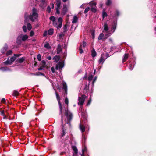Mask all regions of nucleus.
I'll list each match as a JSON object with an SVG mask.
<instances>
[{
    "instance_id": "nucleus-1",
    "label": "nucleus",
    "mask_w": 156,
    "mask_h": 156,
    "mask_svg": "<svg viewBox=\"0 0 156 156\" xmlns=\"http://www.w3.org/2000/svg\"><path fill=\"white\" fill-rule=\"evenodd\" d=\"M68 27L67 24H65L63 28V32L59 34V42H62L59 44V71H61L60 69L63 68L64 66V61L61 59L64 58L66 55V44L64 38V34L68 30Z\"/></svg>"
},
{
    "instance_id": "nucleus-2",
    "label": "nucleus",
    "mask_w": 156,
    "mask_h": 156,
    "mask_svg": "<svg viewBox=\"0 0 156 156\" xmlns=\"http://www.w3.org/2000/svg\"><path fill=\"white\" fill-rule=\"evenodd\" d=\"M117 23L116 22H114L113 24L112 25V26L111 27V29L109 30V27L107 23H105L104 24V30L107 33L105 34V37L106 38L110 36L111 34L115 31Z\"/></svg>"
},
{
    "instance_id": "nucleus-3",
    "label": "nucleus",
    "mask_w": 156,
    "mask_h": 156,
    "mask_svg": "<svg viewBox=\"0 0 156 156\" xmlns=\"http://www.w3.org/2000/svg\"><path fill=\"white\" fill-rule=\"evenodd\" d=\"M38 15L37 9L34 8L32 10V14L29 16V18L32 21H34L37 19Z\"/></svg>"
},
{
    "instance_id": "nucleus-4",
    "label": "nucleus",
    "mask_w": 156,
    "mask_h": 156,
    "mask_svg": "<svg viewBox=\"0 0 156 156\" xmlns=\"http://www.w3.org/2000/svg\"><path fill=\"white\" fill-rule=\"evenodd\" d=\"M21 54H14V56L11 57L10 59L9 60V58H8L7 61L4 62V63L6 65L8 64H11L16 59V57H19L21 55Z\"/></svg>"
},
{
    "instance_id": "nucleus-5",
    "label": "nucleus",
    "mask_w": 156,
    "mask_h": 156,
    "mask_svg": "<svg viewBox=\"0 0 156 156\" xmlns=\"http://www.w3.org/2000/svg\"><path fill=\"white\" fill-rule=\"evenodd\" d=\"M65 114L67 119V122L66 123H68L72 119V114L68 109L65 110Z\"/></svg>"
},
{
    "instance_id": "nucleus-6",
    "label": "nucleus",
    "mask_w": 156,
    "mask_h": 156,
    "mask_svg": "<svg viewBox=\"0 0 156 156\" xmlns=\"http://www.w3.org/2000/svg\"><path fill=\"white\" fill-rule=\"evenodd\" d=\"M86 98V96L85 95H82L81 96L78 97V104L79 105H83Z\"/></svg>"
},
{
    "instance_id": "nucleus-7",
    "label": "nucleus",
    "mask_w": 156,
    "mask_h": 156,
    "mask_svg": "<svg viewBox=\"0 0 156 156\" xmlns=\"http://www.w3.org/2000/svg\"><path fill=\"white\" fill-rule=\"evenodd\" d=\"M62 89H63L65 92V95H66L67 94V85L66 83L64 82V81H63L62 80Z\"/></svg>"
},
{
    "instance_id": "nucleus-8",
    "label": "nucleus",
    "mask_w": 156,
    "mask_h": 156,
    "mask_svg": "<svg viewBox=\"0 0 156 156\" xmlns=\"http://www.w3.org/2000/svg\"><path fill=\"white\" fill-rule=\"evenodd\" d=\"M106 59V58H105V55L103 54H102L98 61L99 64H101V65H102Z\"/></svg>"
},
{
    "instance_id": "nucleus-9",
    "label": "nucleus",
    "mask_w": 156,
    "mask_h": 156,
    "mask_svg": "<svg viewBox=\"0 0 156 156\" xmlns=\"http://www.w3.org/2000/svg\"><path fill=\"white\" fill-rule=\"evenodd\" d=\"M50 19L53 22V25L56 27L58 29V25L55 22V18L53 16H51L50 17Z\"/></svg>"
},
{
    "instance_id": "nucleus-10",
    "label": "nucleus",
    "mask_w": 156,
    "mask_h": 156,
    "mask_svg": "<svg viewBox=\"0 0 156 156\" xmlns=\"http://www.w3.org/2000/svg\"><path fill=\"white\" fill-rule=\"evenodd\" d=\"M67 10V9L66 5H64L61 12L62 15H65L66 13Z\"/></svg>"
},
{
    "instance_id": "nucleus-11",
    "label": "nucleus",
    "mask_w": 156,
    "mask_h": 156,
    "mask_svg": "<svg viewBox=\"0 0 156 156\" xmlns=\"http://www.w3.org/2000/svg\"><path fill=\"white\" fill-rule=\"evenodd\" d=\"M86 42L83 41V42L82 45H81L79 47V50L80 51V53L82 54L83 52V50L82 49V45L83 47H84L86 46Z\"/></svg>"
},
{
    "instance_id": "nucleus-12",
    "label": "nucleus",
    "mask_w": 156,
    "mask_h": 156,
    "mask_svg": "<svg viewBox=\"0 0 156 156\" xmlns=\"http://www.w3.org/2000/svg\"><path fill=\"white\" fill-rule=\"evenodd\" d=\"M19 36L21 37L20 38L22 39V40L23 41H24L27 40L28 37V35L26 34L25 35L21 34Z\"/></svg>"
},
{
    "instance_id": "nucleus-13",
    "label": "nucleus",
    "mask_w": 156,
    "mask_h": 156,
    "mask_svg": "<svg viewBox=\"0 0 156 156\" xmlns=\"http://www.w3.org/2000/svg\"><path fill=\"white\" fill-rule=\"evenodd\" d=\"M62 128L61 130V137H63L65 135L66 133V129L64 128V127L62 125Z\"/></svg>"
},
{
    "instance_id": "nucleus-14",
    "label": "nucleus",
    "mask_w": 156,
    "mask_h": 156,
    "mask_svg": "<svg viewBox=\"0 0 156 156\" xmlns=\"http://www.w3.org/2000/svg\"><path fill=\"white\" fill-rule=\"evenodd\" d=\"M134 64V62H130L129 63V67L130 70H132L133 69Z\"/></svg>"
},
{
    "instance_id": "nucleus-15",
    "label": "nucleus",
    "mask_w": 156,
    "mask_h": 156,
    "mask_svg": "<svg viewBox=\"0 0 156 156\" xmlns=\"http://www.w3.org/2000/svg\"><path fill=\"white\" fill-rule=\"evenodd\" d=\"M78 20V18L76 16H73V19L72 20V23H76V22H77Z\"/></svg>"
},
{
    "instance_id": "nucleus-16",
    "label": "nucleus",
    "mask_w": 156,
    "mask_h": 156,
    "mask_svg": "<svg viewBox=\"0 0 156 156\" xmlns=\"http://www.w3.org/2000/svg\"><path fill=\"white\" fill-rule=\"evenodd\" d=\"M72 148L74 152L75 155H76L78 153V150L77 147L75 146H73Z\"/></svg>"
},
{
    "instance_id": "nucleus-17",
    "label": "nucleus",
    "mask_w": 156,
    "mask_h": 156,
    "mask_svg": "<svg viewBox=\"0 0 156 156\" xmlns=\"http://www.w3.org/2000/svg\"><path fill=\"white\" fill-rule=\"evenodd\" d=\"M20 37V36H19L17 39L16 42L19 44H20L22 43V40Z\"/></svg>"
},
{
    "instance_id": "nucleus-18",
    "label": "nucleus",
    "mask_w": 156,
    "mask_h": 156,
    "mask_svg": "<svg viewBox=\"0 0 156 156\" xmlns=\"http://www.w3.org/2000/svg\"><path fill=\"white\" fill-rule=\"evenodd\" d=\"M80 129L82 133H83L85 131V128L83 125H82L81 124L80 125Z\"/></svg>"
},
{
    "instance_id": "nucleus-19",
    "label": "nucleus",
    "mask_w": 156,
    "mask_h": 156,
    "mask_svg": "<svg viewBox=\"0 0 156 156\" xmlns=\"http://www.w3.org/2000/svg\"><path fill=\"white\" fill-rule=\"evenodd\" d=\"M97 55L95 49H93L91 51V55L92 57H94L96 56Z\"/></svg>"
},
{
    "instance_id": "nucleus-20",
    "label": "nucleus",
    "mask_w": 156,
    "mask_h": 156,
    "mask_svg": "<svg viewBox=\"0 0 156 156\" xmlns=\"http://www.w3.org/2000/svg\"><path fill=\"white\" fill-rule=\"evenodd\" d=\"M53 59L55 62L57 63L58 61V56L57 55L55 56L53 58Z\"/></svg>"
},
{
    "instance_id": "nucleus-21",
    "label": "nucleus",
    "mask_w": 156,
    "mask_h": 156,
    "mask_svg": "<svg viewBox=\"0 0 156 156\" xmlns=\"http://www.w3.org/2000/svg\"><path fill=\"white\" fill-rule=\"evenodd\" d=\"M44 47L47 49H49L51 48L48 42H45L44 45Z\"/></svg>"
},
{
    "instance_id": "nucleus-22",
    "label": "nucleus",
    "mask_w": 156,
    "mask_h": 156,
    "mask_svg": "<svg viewBox=\"0 0 156 156\" xmlns=\"http://www.w3.org/2000/svg\"><path fill=\"white\" fill-rule=\"evenodd\" d=\"M89 5L91 7H93L94 6H96V2H90L89 3Z\"/></svg>"
},
{
    "instance_id": "nucleus-23",
    "label": "nucleus",
    "mask_w": 156,
    "mask_h": 156,
    "mask_svg": "<svg viewBox=\"0 0 156 156\" xmlns=\"http://www.w3.org/2000/svg\"><path fill=\"white\" fill-rule=\"evenodd\" d=\"M62 19L61 17H59V28H61L62 25Z\"/></svg>"
},
{
    "instance_id": "nucleus-24",
    "label": "nucleus",
    "mask_w": 156,
    "mask_h": 156,
    "mask_svg": "<svg viewBox=\"0 0 156 156\" xmlns=\"http://www.w3.org/2000/svg\"><path fill=\"white\" fill-rule=\"evenodd\" d=\"M112 3V2L111 0H107L106 2V5L107 6H110Z\"/></svg>"
},
{
    "instance_id": "nucleus-25",
    "label": "nucleus",
    "mask_w": 156,
    "mask_h": 156,
    "mask_svg": "<svg viewBox=\"0 0 156 156\" xmlns=\"http://www.w3.org/2000/svg\"><path fill=\"white\" fill-rule=\"evenodd\" d=\"M104 36V34L102 33H101L98 37V40H102L103 39V37Z\"/></svg>"
},
{
    "instance_id": "nucleus-26",
    "label": "nucleus",
    "mask_w": 156,
    "mask_h": 156,
    "mask_svg": "<svg viewBox=\"0 0 156 156\" xmlns=\"http://www.w3.org/2000/svg\"><path fill=\"white\" fill-rule=\"evenodd\" d=\"M128 58V55L127 54H125L123 58V62H124Z\"/></svg>"
},
{
    "instance_id": "nucleus-27",
    "label": "nucleus",
    "mask_w": 156,
    "mask_h": 156,
    "mask_svg": "<svg viewBox=\"0 0 156 156\" xmlns=\"http://www.w3.org/2000/svg\"><path fill=\"white\" fill-rule=\"evenodd\" d=\"M38 0H36V1H37ZM41 1L42 2V4H41L40 5V6L41 7H43L44 5L45 6L46 5V4L45 2V0H41Z\"/></svg>"
},
{
    "instance_id": "nucleus-28",
    "label": "nucleus",
    "mask_w": 156,
    "mask_h": 156,
    "mask_svg": "<svg viewBox=\"0 0 156 156\" xmlns=\"http://www.w3.org/2000/svg\"><path fill=\"white\" fill-rule=\"evenodd\" d=\"M53 33V30L52 29H50L48 31V34L50 35H51Z\"/></svg>"
},
{
    "instance_id": "nucleus-29",
    "label": "nucleus",
    "mask_w": 156,
    "mask_h": 156,
    "mask_svg": "<svg viewBox=\"0 0 156 156\" xmlns=\"http://www.w3.org/2000/svg\"><path fill=\"white\" fill-rule=\"evenodd\" d=\"M91 10L92 12H95L97 11V7L96 6H94L93 7H91Z\"/></svg>"
},
{
    "instance_id": "nucleus-30",
    "label": "nucleus",
    "mask_w": 156,
    "mask_h": 156,
    "mask_svg": "<svg viewBox=\"0 0 156 156\" xmlns=\"http://www.w3.org/2000/svg\"><path fill=\"white\" fill-rule=\"evenodd\" d=\"M53 88L54 90L55 91L57 99V100L58 101V93L56 91V89L55 88V87L53 85Z\"/></svg>"
},
{
    "instance_id": "nucleus-31",
    "label": "nucleus",
    "mask_w": 156,
    "mask_h": 156,
    "mask_svg": "<svg viewBox=\"0 0 156 156\" xmlns=\"http://www.w3.org/2000/svg\"><path fill=\"white\" fill-rule=\"evenodd\" d=\"M25 59L24 57H22L19 59L18 61L20 63H21Z\"/></svg>"
},
{
    "instance_id": "nucleus-32",
    "label": "nucleus",
    "mask_w": 156,
    "mask_h": 156,
    "mask_svg": "<svg viewBox=\"0 0 156 156\" xmlns=\"http://www.w3.org/2000/svg\"><path fill=\"white\" fill-rule=\"evenodd\" d=\"M19 94V93L18 92V91H14V92H13V95L14 96H16V97Z\"/></svg>"
},
{
    "instance_id": "nucleus-33",
    "label": "nucleus",
    "mask_w": 156,
    "mask_h": 156,
    "mask_svg": "<svg viewBox=\"0 0 156 156\" xmlns=\"http://www.w3.org/2000/svg\"><path fill=\"white\" fill-rule=\"evenodd\" d=\"M59 108L60 110V112L61 113V114H62V107L61 104L59 102Z\"/></svg>"
},
{
    "instance_id": "nucleus-34",
    "label": "nucleus",
    "mask_w": 156,
    "mask_h": 156,
    "mask_svg": "<svg viewBox=\"0 0 156 156\" xmlns=\"http://www.w3.org/2000/svg\"><path fill=\"white\" fill-rule=\"evenodd\" d=\"M27 29L29 30H30L32 28V26L30 23H28L27 24Z\"/></svg>"
},
{
    "instance_id": "nucleus-35",
    "label": "nucleus",
    "mask_w": 156,
    "mask_h": 156,
    "mask_svg": "<svg viewBox=\"0 0 156 156\" xmlns=\"http://www.w3.org/2000/svg\"><path fill=\"white\" fill-rule=\"evenodd\" d=\"M7 48L8 46L7 45H6L5 47L3 48V50L2 51V53H4L7 50Z\"/></svg>"
},
{
    "instance_id": "nucleus-36",
    "label": "nucleus",
    "mask_w": 156,
    "mask_h": 156,
    "mask_svg": "<svg viewBox=\"0 0 156 156\" xmlns=\"http://www.w3.org/2000/svg\"><path fill=\"white\" fill-rule=\"evenodd\" d=\"M97 77H95L93 79V80L92 81V86L93 87L94 86V83L95 82V81H96V80L97 79Z\"/></svg>"
},
{
    "instance_id": "nucleus-37",
    "label": "nucleus",
    "mask_w": 156,
    "mask_h": 156,
    "mask_svg": "<svg viewBox=\"0 0 156 156\" xmlns=\"http://www.w3.org/2000/svg\"><path fill=\"white\" fill-rule=\"evenodd\" d=\"M91 96H90V98H89V99L88 100V102L87 104V106H88V105H90V104L91 102Z\"/></svg>"
},
{
    "instance_id": "nucleus-38",
    "label": "nucleus",
    "mask_w": 156,
    "mask_h": 156,
    "mask_svg": "<svg viewBox=\"0 0 156 156\" xmlns=\"http://www.w3.org/2000/svg\"><path fill=\"white\" fill-rule=\"evenodd\" d=\"M90 9V8L89 7H87V8H86L85 9V10L84 11V13H87Z\"/></svg>"
},
{
    "instance_id": "nucleus-39",
    "label": "nucleus",
    "mask_w": 156,
    "mask_h": 156,
    "mask_svg": "<svg viewBox=\"0 0 156 156\" xmlns=\"http://www.w3.org/2000/svg\"><path fill=\"white\" fill-rule=\"evenodd\" d=\"M56 5L57 6V7L56 8V13L57 14H58V2L57 1L56 2Z\"/></svg>"
},
{
    "instance_id": "nucleus-40",
    "label": "nucleus",
    "mask_w": 156,
    "mask_h": 156,
    "mask_svg": "<svg viewBox=\"0 0 156 156\" xmlns=\"http://www.w3.org/2000/svg\"><path fill=\"white\" fill-rule=\"evenodd\" d=\"M8 68L5 67H1L0 68V70H2L3 71H6L7 70Z\"/></svg>"
},
{
    "instance_id": "nucleus-41",
    "label": "nucleus",
    "mask_w": 156,
    "mask_h": 156,
    "mask_svg": "<svg viewBox=\"0 0 156 156\" xmlns=\"http://www.w3.org/2000/svg\"><path fill=\"white\" fill-rule=\"evenodd\" d=\"M51 11V9L50 7L48 6L47 8V11L48 13H50Z\"/></svg>"
},
{
    "instance_id": "nucleus-42",
    "label": "nucleus",
    "mask_w": 156,
    "mask_h": 156,
    "mask_svg": "<svg viewBox=\"0 0 156 156\" xmlns=\"http://www.w3.org/2000/svg\"><path fill=\"white\" fill-rule=\"evenodd\" d=\"M93 75H90L88 78V80L90 81L92 80L93 78Z\"/></svg>"
},
{
    "instance_id": "nucleus-43",
    "label": "nucleus",
    "mask_w": 156,
    "mask_h": 156,
    "mask_svg": "<svg viewBox=\"0 0 156 156\" xmlns=\"http://www.w3.org/2000/svg\"><path fill=\"white\" fill-rule=\"evenodd\" d=\"M33 74L34 75L39 76L40 75H43V74L41 73L38 72L36 73L35 74Z\"/></svg>"
},
{
    "instance_id": "nucleus-44",
    "label": "nucleus",
    "mask_w": 156,
    "mask_h": 156,
    "mask_svg": "<svg viewBox=\"0 0 156 156\" xmlns=\"http://www.w3.org/2000/svg\"><path fill=\"white\" fill-rule=\"evenodd\" d=\"M37 58L39 61H40L41 60V55L40 54H38L37 56Z\"/></svg>"
},
{
    "instance_id": "nucleus-45",
    "label": "nucleus",
    "mask_w": 156,
    "mask_h": 156,
    "mask_svg": "<svg viewBox=\"0 0 156 156\" xmlns=\"http://www.w3.org/2000/svg\"><path fill=\"white\" fill-rule=\"evenodd\" d=\"M12 50H9L7 52L6 55H9L12 54Z\"/></svg>"
},
{
    "instance_id": "nucleus-46",
    "label": "nucleus",
    "mask_w": 156,
    "mask_h": 156,
    "mask_svg": "<svg viewBox=\"0 0 156 156\" xmlns=\"http://www.w3.org/2000/svg\"><path fill=\"white\" fill-rule=\"evenodd\" d=\"M65 103L66 104L68 105L69 103V101L67 98H66L65 99Z\"/></svg>"
},
{
    "instance_id": "nucleus-47",
    "label": "nucleus",
    "mask_w": 156,
    "mask_h": 156,
    "mask_svg": "<svg viewBox=\"0 0 156 156\" xmlns=\"http://www.w3.org/2000/svg\"><path fill=\"white\" fill-rule=\"evenodd\" d=\"M23 29V31L26 32L27 31V27L26 26H23L22 27Z\"/></svg>"
},
{
    "instance_id": "nucleus-48",
    "label": "nucleus",
    "mask_w": 156,
    "mask_h": 156,
    "mask_svg": "<svg viewBox=\"0 0 156 156\" xmlns=\"http://www.w3.org/2000/svg\"><path fill=\"white\" fill-rule=\"evenodd\" d=\"M107 16V14L106 12H103V17H106Z\"/></svg>"
},
{
    "instance_id": "nucleus-49",
    "label": "nucleus",
    "mask_w": 156,
    "mask_h": 156,
    "mask_svg": "<svg viewBox=\"0 0 156 156\" xmlns=\"http://www.w3.org/2000/svg\"><path fill=\"white\" fill-rule=\"evenodd\" d=\"M48 34V33L47 32V31H44L43 34V36L44 37L46 36Z\"/></svg>"
},
{
    "instance_id": "nucleus-50",
    "label": "nucleus",
    "mask_w": 156,
    "mask_h": 156,
    "mask_svg": "<svg viewBox=\"0 0 156 156\" xmlns=\"http://www.w3.org/2000/svg\"><path fill=\"white\" fill-rule=\"evenodd\" d=\"M51 71L53 73H55V69L53 67L51 68Z\"/></svg>"
},
{
    "instance_id": "nucleus-51",
    "label": "nucleus",
    "mask_w": 156,
    "mask_h": 156,
    "mask_svg": "<svg viewBox=\"0 0 156 156\" xmlns=\"http://www.w3.org/2000/svg\"><path fill=\"white\" fill-rule=\"evenodd\" d=\"M91 35L92 36L93 38L94 39L95 38V34L94 32L92 31V32Z\"/></svg>"
},
{
    "instance_id": "nucleus-52",
    "label": "nucleus",
    "mask_w": 156,
    "mask_h": 156,
    "mask_svg": "<svg viewBox=\"0 0 156 156\" xmlns=\"http://www.w3.org/2000/svg\"><path fill=\"white\" fill-rule=\"evenodd\" d=\"M34 32L33 31H31L30 33V35L31 36H32L34 35Z\"/></svg>"
},
{
    "instance_id": "nucleus-53",
    "label": "nucleus",
    "mask_w": 156,
    "mask_h": 156,
    "mask_svg": "<svg viewBox=\"0 0 156 156\" xmlns=\"http://www.w3.org/2000/svg\"><path fill=\"white\" fill-rule=\"evenodd\" d=\"M1 114L2 116H4L5 115L4 114V110H2L1 112Z\"/></svg>"
},
{
    "instance_id": "nucleus-54",
    "label": "nucleus",
    "mask_w": 156,
    "mask_h": 156,
    "mask_svg": "<svg viewBox=\"0 0 156 156\" xmlns=\"http://www.w3.org/2000/svg\"><path fill=\"white\" fill-rule=\"evenodd\" d=\"M116 14L115 15V16L116 15L117 16H118L119 15V12L118 10H116Z\"/></svg>"
},
{
    "instance_id": "nucleus-55",
    "label": "nucleus",
    "mask_w": 156,
    "mask_h": 156,
    "mask_svg": "<svg viewBox=\"0 0 156 156\" xmlns=\"http://www.w3.org/2000/svg\"><path fill=\"white\" fill-rule=\"evenodd\" d=\"M85 5V4H82L80 7V8H84V6Z\"/></svg>"
},
{
    "instance_id": "nucleus-56",
    "label": "nucleus",
    "mask_w": 156,
    "mask_h": 156,
    "mask_svg": "<svg viewBox=\"0 0 156 156\" xmlns=\"http://www.w3.org/2000/svg\"><path fill=\"white\" fill-rule=\"evenodd\" d=\"M1 102L3 103H5V99L4 98H3L1 100Z\"/></svg>"
},
{
    "instance_id": "nucleus-57",
    "label": "nucleus",
    "mask_w": 156,
    "mask_h": 156,
    "mask_svg": "<svg viewBox=\"0 0 156 156\" xmlns=\"http://www.w3.org/2000/svg\"><path fill=\"white\" fill-rule=\"evenodd\" d=\"M47 58L49 60H50L51 59V56H48L47 57Z\"/></svg>"
},
{
    "instance_id": "nucleus-58",
    "label": "nucleus",
    "mask_w": 156,
    "mask_h": 156,
    "mask_svg": "<svg viewBox=\"0 0 156 156\" xmlns=\"http://www.w3.org/2000/svg\"><path fill=\"white\" fill-rule=\"evenodd\" d=\"M42 63L44 64V65H45L46 62L44 60H42Z\"/></svg>"
},
{
    "instance_id": "nucleus-59",
    "label": "nucleus",
    "mask_w": 156,
    "mask_h": 156,
    "mask_svg": "<svg viewBox=\"0 0 156 156\" xmlns=\"http://www.w3.org/2000/svg\"><path fill=\"white\" fill-rule=\"evenodd\" d=\"M106 58H108L109 57V55L108 54V53H106Z\"/></svg>"
},
{
    "instance_id": "nucleus-60",
    "label": "nucleus",
    "mask_w": 156,
    "mask_h": 156,
    "mask_svg": "<svg viewBox=\"0 0 156 156\" xmlns=\"http://www.w3.org/2000/svg\"><path fill=\"white\" fill-rule=\"evenodd\" d=\"M51 8L53 9L54 7V5L53 3H51Z\"/></svg>"
},
{
    "instance_id": "nucleus-61",
    "label": "nucleus",
    "mask_w": 156,
    "mask_h": 156,
    "mask_svg": "<svg viewBox=\"0 0 156 156\" xmlns=\"http://www.w3.org/2000/svg\"><path fill=\"white\" fill-rule=\"evenodd\" d=\"M58 69V64H57L56 65V69Z\"/></svg>"
},
{
    "instance_id": "nucleus-62",
    "label": "nucleus",
    "mask_w": 156,
    "mask_h": 156,
    "mask_svg": "<svg viewBox=\"0 0 156 156\" xmlns=\"http://www.w3.org/2000/svg\"><path fill=\"white\" fill-rule=\"evenodd\" d=\"M25 23H26V21H27V17H26V15H25Z\"/></svg>"
},
{
    "instance_id": "nucleus-63",
    "label": "nucleus",
    "mask_w": 156,
    "mask_h": 156,
    "mask_svg": "<svg viewBox=\"0 0 156 156\" xmlns=\"http://www.w3.org/2000/svg\"><path fill=\"white\" fill-rule=\"evenodd\" d=\"M109 41H110L112 43V39H111V38H109Z\"/></svg>"
},
{
    "instance_id": "nucleus-64",
    "label": "nucleus",
    "mask_w": 156,
    "mask_h": 156,
    "mask_svg": "<svg viewBox=\"0 0 156 156\" xmlns=\"http://www.w3.org/2000/svg\"><path fill=\"white\" fill-rule=\"evenodd\" d=\"M86 150V148H84L82 150V152H84Z\"/></svg>"
}]
</instances>
